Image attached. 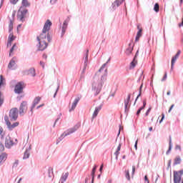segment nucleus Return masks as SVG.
Returning a JSON list of instances; mask_svg holds the SVG:
<instances>
[{"label":"nucleus","instance_id":"33","mask_svg":"<svg viewBox=\"0 0 183 183\" xmlns=\"http://www.w3.org/2000/svg\"><path fill=\"white\" fill-rule=\"evenodd\" d=\"M49 177L52 178L54 177V169L52 167H49L48 169Z\"/></svg>","mask_w":183,"mask_h":183},{"label":"nucleus","instance_id":"63","mask_svg":"<svg viewBox=\"0 0 183 183\" xmlns=\"http://www.w3.org/2000/svg\"><path fill=\"white\" fill-rule=\"evenodd\" d=\"M56 1H58V0H50V2L52 5H54V4H55L56 2Z\"/></svg>","mask_w":183,"mask_h":183},{"label":"nucleus","instance_id":"25","mask_svg":"<svg viewBox=\"0 0 183 183\" xmlns=\"http://www.w3.org/2000/svg\"><path fill=\"white\" fill-rule=\"evenodd\" d=\"M21 6L24 8H29V6H31V3H29L28 0H22Z\"/></svg>","mask_w":183,"mask_h":183},{"label":"nucleus","instance_id":"47","mask_svg":"<svg viewBox=\"0 0 183 183\" xmlns=\"http://www.w3.org/2000/svg\"><path fill=\"white\" fill-rule=\"evenodd\" d=\"M16 47V44H14L12 46V47L11 48V49H10V55H11V54H12V53L14 52V50L15 49Z\"/></svg>","mask_w":183,"mask_h":183},{"label":"nucleus","instance_id":"32","mask_svg":"<svg viewBox=\"0 0 183 183\" xmlns=\"http://www.w3.org/2000/svg\"><path fill=\"white\" fill-rule=\"evenodd\" d=\"M14 29V22H12V20L10 19V23L9 24V32L11 34Z\"/></svg>","mask_w":183,"mask_h":183},{"label":"nucleus","instance_id":"34","mask_svg":"<svg viewBox=\"0 0 183 183\" xmlns=\"http://www.w3.org/2000/svg\"><path fill=\"white\" fill-rule=\"evenodd\" d=\"M8 41L9 42H13V41H15V36H14V34H12L11 33H10L8 38Z\"/></svg>","mask_w":183,"mask_h":183},{"label":"nucleus","instance_id":"61","mask_svg":"<svg viewBox=\"0 0 183 183\" xmlns=\"http://www.w3.org/2000/svg\"><path fill=\"white\" fill-rule=\"evenodd\" d=\"M135 174V166H132V175Z\"/></svg>","mask_w":183,"mask_h":183},{"label":"nucleus","instance_id":"12","mask_svg":"<svg viewBox=\"0 0 183 183\" xmlns=\"http://www.w3.org/2000/svg\"><path fill=\"white\" fill-rule=\"evenodd\" d=\"M41 101V97H36L34 101H33V104L31 107V109H30V112L32 115V114H34V109L36 107V105H38V104H39V102Z\"/></svg>","mask_w":183,"mask_h":183},{"label":"nucleus","instance_id":"9","mask_svg":"<svg viewBox=\"0 0 183 183\" xmlns=\"http://www.w3.org/2000/svg\"><path fill=\"white\" fill-rule=\"evenodd\" d=\"M24 82L20 81L18 82L14 88V92L15 94H22L23 91H24Z\"/></svg>","mask_w":183,"mask_h":183},{"label":"nucleus","instance_id":"45","mask_svg":"<svg viewBox=\"0 0 183 183\" xmlns=\"http://www.w3.org/2000/svg\"><path fill=\"white\" fill-rule=\"evenodd\" d=\"M142 109H144V107H140V108L137 110V113H136V115H137V117H139V114H141V111H142Z\"/></svg>","mask_w":183,"mask_h":183},{"label":"nucleus","instance_id":"27","mask_svg":"<svg viewBox=\"0 0 183 183\" xmlns=\"http://www.w3.org/2000/svg\"><path fill=\"white\" fill-rule=\"evenodd\" d=\"M6 84V80L2 74L0 75V88Z\"/></svg>","mask_w":183,"mask_h":183},{"label":"nucleus","instance_id":"17","mask_svg":"<svg viewBox=\"0 0 183 183\" xmlns=\"http://www.w3.org/2000/svg\"><path fill=\"white\" fill-rule=\"evenodd\" d=\"M80 100H81V98H79V97H76L74 99V101L71 105V108L69 110V112H72V111H74L75 109V108H76V105H78V102H79Z\"/></svg>","mask_w":183,"mask_h":183},{"label":"nucleus","instance_id":"5","mask_svg":"<svg viewBox=\"0 0 183 183\" xmlns=\"http://www.w3.org/2000/svg\"><path fill=\"white\" fill-rule=\"evenodd\" d=\"M4 121L9 131H12L14 128H16V127L19 125V122H14L13 124H11V122H9V117H8L7 115L4 116Z\"/></svg>","mask_w":183,"mask_h":183},{"label":"nucleus","instance_id":"15","mask_svg":"<svg viewBox=\"0 0 183 183\" xmlns=\"http://www.w3.org/2000/svg\"><path fill=\"white\" fill-rule=\"evenodd\" d=\"M89 55V50L86 49L84 56V68H83V72L85 71V69H86V66H88V56Z\"/></svg>","mask_w":183,"mask_h":183},{"label":"nucleus","instance_id":"55","mask_svg":"<svg viewBox=\"0 0 183 183\" xmlns=\"http://www.w3.org/2000/svg\"><path fill=\"white\" fill-rule=\"evenodd\" d=\"M5 149V147L4 144H0V151H4Z\"/></svg>","mask_w":183,"mask_h":183},{"label":"nucleus","instance_id":"10","mask_svg":"<svg viewBox=\"0 0 183 183\" xmlns=\"http://www.w3.org/2000/svg\"><path fill=\"white\" fill-rule=\"evenodd\" d=\"M182 172H174V183H181V177Z\"/></svg>","mask_w":183,"mask_h":183},{"label":"nucleus","instance_id":"64","mask_svg":"<svg viewBox=\"0 0 183 183\" xmlns=\"http://www.w3.org/2000/svg\"><path fill=\"white\" fill-rule=\"evenodd\" d=\"M179 28H181V26H183V18H182V23L179 24Z\"/></svg>","mask_w":183,"mask_h":183},{"label":"nucleus","instance_id":"52","mask_svg":"<svg viewBox=\"0 0 183 183\" xmlns=\"http://www.w3.org/2000/svg\"><path fill=\"white\" fill-rule=\"evenodd\" d=\"M144 182L145 183H149V179H148V176L147 175L144 176Z\"/></svg>","mask_w":183,"mask_h":183},{"label":"nucleus","instance_id":"44","mask_svg":"<svg viewBox=\"0 0 183 183\" xmlns=\"http://www.w3.org/2000/svg\"><path fill=\"white\" fill-rule=\"evenodd\" d=\"M62 116V114H60L59 115V117L55 120V122H54V128H55V125H56V122H58V121H59V119H60V118H61V117Z\"/></svg>","mask_w":183,"mask_h":183},{"label":"nucleus","instance_id":"13","mask_svg":"<svg viewBox=\"0 0 183 183\" xmlns=\"http://www.w3.org/2000/svg\"><path fill=\"white\" fill-rule=\"evenodd\" d=\"M14 145V141L11 139V137L7 136L5 139V147L6 148H11Z\"/></svg>","mask_w":183,"mask_h":183},{"label":"nucleus","instance_id":"6","mask_svg":"<svg viewBox=\"0 0 183 183\" xmlns=\"http://www.w3.org/2000/svg\"><path fill=\"white\" fill-rule=\"evenodd\" d=\"M37 41H39L38 51H45L48 48V43L45 40H41L39 36H37Z\"/></svg>","mask_w":183,"mask_h":183},{"label":"nucleus","instance_id":"50","mask_svg":"<svg viewBox=\"0 0 183 183\" xmlns=\"http://www.w3.org/2000/svg\"><path fill=\"white\" fill-rule=\"evenodd\" d=\"M47 41L48 42H51L52 41V38H51V36L49 35V33H47Z\"/></svg>","mask_w":183,"mask_h":183},{"label":"nucleus","instance_id":"4","mask_svg":"<svg viewBox=\"0 0 183 183\" xmlns=\"http://www.w3.org/2000/svg\"><path fill=\"white\" fill-rule=\"evenodd\" d=\"M28 111V102L26 101H23L19 107V113L20 117H24Z\"/></svg>","mask_w":183,"mask_h":183},{"label":"nucleus","instance_id":"41","mask_svg":"<svg viewBox=\"0 0 183 183\" xmlns=\"http://www.w3.org/2000/svg\"><path fill=\"white\" fill-rule=\"evenodd\" d=\"M142 36V34H139L138 33H137V36L135 38V42H138L139 41V38H141Z\"/></svg>","mask_w":183,"mask_h":183},{"label":"nucleus","instance_id":"38","mask_svg":"<svg viewBox=\"0 0 183 183\" xmlns=\"http://www.w3.org/2000/svg\"><path fill=\"white\" fill-rule=\"evenodd\" d=\"M122 146V144L119 143V144L117 147V149L116 152H114V154H116L117 155H119V154H120L119 151H121V147Z\"/></svg>","mask_w":183,"mask_h":183},{"label":"nucleus","instance_id":"26","mask_svg":"<svg viewBox=\"0 0 183 183\" xmlns=\"http://www.w3.org/2000/svg\"><path fill=\"white\" fill-rule=\"evenodd\" d=\"M137 64H138V61H137V59H133V60L130 63L129 69H134V68L137 66Z\"/></svg>","mask_w":183,"mask_h":183},{"label":"nucleus","instance_id":"53","mask_svg":"<svg viewBox=\"0 0 183 183\" xmlns=\"http://www.w3.org/2000/svg\"><path fill=\"white\" fill-rule=\"evenodd\" d=\"M150 112H151V107L147 109V111L145 113V116L148 117V115H149Z\"/></svg>","mask_w":183,"mask_h":183},{"label":"nucleus","instance_id":"31","mask_svg":"<svg viewBox=\"0 0 183 183\" xmlns=\"http://www.w3.org/2000/svg\"><path fill=\"white\" fill-rule=\"evenodd\" d=\"M69 175V172H66L65 174L63 173L60 179H61V181H66Z\"/></svg>","mask_w":183,"mask_h":183},{"label":"nucleus","instance_id":"37","mask_svg":"<svg viewBox=\"0 0 183 183\" xmlns=\"http://www.w3.org/2000/svg\"><path fill=\"white\" fill-rule=\"evenodd\" d=\"M154 11L155 12H159V4L156 3L154 6Z\"/></svg>","mask_w":183,"mask_h":183},{"label":"nucleus","instance_id":"42","mask_svg":"<svg viewBox=\"0 0 183 183\" xmlns=\"http://www.w3.org/2000/svg\"><path fill=\"white\" fill-rule=\"evenodd\" d=\"M69 21H71V16H68L66 19L64 21V24H66L68 25V24H69Z\"/></svg>","mask_w":183,"mask_h":183},{"label":"nucleus","instance_id":"2","mask_svg":"<svg viewBox=\"0 0 183 183\" xmlns=\"http://www.w3.org/2000/svg\"><path fill=\"white\" fill-rule=\"evenodd\" d=\"M79 129V124H76L74 127L69 129L67 131L64 132L61 137H59L57 139L56 144H59L60 141H62L65 138V137H68V135H71V134H74V132H76Z\"/></svg>","mask_w":183,"mask_h":183},{"label":"nucleus","instance_id":"28","mask_svg":"<svg viewBox=\"0 0 183 183\" xmlns=\"http://www.w3.org/2000/svg\"><path fill=\"white\" fill-rule=\"evenodd\" d=\"M68 28V24L66 23H63L62 29H61V37L65 35V32H66V29Z\"/></svg>","mask_w":183,"mask_h":183},{"label":"nucleus","instance_id":"46","mask_svg":"<svg viewBox=\"0 0 183 183\" xmlns=\"http://www.w3.org/2000/svg\"><path fill=\"white\" fill-rule=\"evenodd\" d=\"M19 164V160H16L13 164V168H16L18 167V164Z\"/></svg>","mask_w":183,"mask_h":183},{"label":"nucleus","instance_id":"11","mask_svg":"<svg viewBox=\"0 0 183 183\" xmlns=\"http://www.w3.org/2000/svg\"><path fill=\"white\" fill-rule=\"evenodd\" d=\"M15 59H16V57H13L9 61L8 64L9 69H16L18 68V65L16 64V62H15Z\"/></svg>","mask_w":183,"mask_h":183},{"label":"nucleus","instance_id":"8","mask_svg":"<svg viewBox=\"0 0 183 183\" xmlns=\"http://www.w3.org/2000/svg\"><path fill=\"white\" fill-rule=\"evenodd\" d=\"M131 94H129L127 99H124V112L128 114L131 107Z\"/></svg>","mask_w":183,"mask_h":183},{"label":"nucleus","instance_id":"29","mask_svg":"<svg viewBox=\"0 0 183 183\" xmlns=\"http://www.w3.org/2000/svg\"><path fill=\"white\" fill-rule=\"evenodd\" d=\"M6 158H8V154H6V153H2L0 155V161H1L3 163H4L5 161H6Z\"/></svg>","mask_w":183,"mask_h":183},{"label":"nucleus","instance_id":"43","mask_svg":"<svg viewBox=\"0 0 183 183\" xmlns=\"http://www.w3.org/2000/svg\"><path fill=\"white\" fill-rule=\"evenodd\" d=\"M19 0H9L10 4H11L12 5H16V4H18V1Z\"/></svg>","mask_w":183,"mask_h":183},{"label":"nucleus","instance_id":"24","mask_svg":"<svg viewBox=\"0 0 183 183\" xmlns=\"http://www.w3.org/2000/svg\"><path fill=\"white\" fill-rule=\"evenodd\" d=\"M30 151H31V146L28 149H26V151L24 152L23 159H28V158H29Z\"/></svg>","mask_w":183,"mask_h":183},{"label":"nucleus","instance_id":"21","mask_svg":"<svg viewBox=\"0 0 183 183\" xmlns=\"http://www.w3.org/2000/svg\"><path fill=\"white\" fill-rule=\"evenodd\" d=\"M124 1L125 0H122V1H119V0H116L112 5L113 9H117V8H118V6H119V5H121Z\"/></svg>","mask_w":183,"mask_h":183},{"label":"nucleus","instance_id":"18","mask_svg":"<svg viewBox=\"0 0 183 183\" xmlns=\"http://www.w3.org/2000/svg\"><path fill=\"white\" fill-rule=\"evenodd\" d=\"M179 55H181V50H179L177 53V54L172 57V68H174V65L177 61V59H178V58H179Z\"/></svg>","mask_w":183,"mask_h":183},{"label":"nucleus","instance_id":"36","mask_svg":"<svg viewBox=\"0 0 183 183\" xmlns=\"http://www.w3.org/2000/svg\"><path fill=\"white\" fill-rule=\"evenodd\" d=\"M125 177H126L127 181H131V176L129 175V170L125 171Z\"/></svg>","mask_w":183,"mask_h":183},{"label":"nucleus","instance_id":"7","mask_svg":"<svg viewBox=\"0 0 183 183\" xmlns=\"http://www.w3.org/2000/svg\"><path fill=\"white\" fill-rule=\"evenodd\" d=\"M9 118L11 121H16L18 119V108L14 107L10 110Z\"/></svg>","mask_w":183,"mask_h":183},{"label":"nucleus","instance_id":"23","mask_svg":"<svg viewBox=\"0 0 183 183\" xmlns=\"http://www.w3.org/2000/svg\"><path fill=\"white\" fill-rule=\"evenodd\" d=\"M46 30H42V33L39 36L40 41H44V39H46V37L48 36V34H46Z\"/></svg>","mask_w":183,"mask_h":183},{"label":"nucleus","instance_id":"22","mask_svg":"<svg viewBox=\"0 0 183 183\" xmlns=\"http://www.w3.org/2000/svg\"><path fill=\"white\" fill-rule=\"evenodd\" d=\"M144 86V83H142V84L140 85L139 88V94L137 95L134 104V105H135V104H137V101H138V99L139 98V97H141V95H142V88Z\"/></svg>","mask_w":183,"mask_h":183},{"label":"nucleus","instance_id":"40","mask_svg":"<svg viewBox=\"0 0 183 183\" xmlns=\"http://www.w3.org/2000/svg\"><path fill=\"white\" fill-rule=\"evenodd\" d=\"M4 104V97H2V92H0V107H2Z\"/></svg>","mask_w":183,"mask_h":183},{"label":"nucleus","instance_id":"48","mask_svg":"<svg viewBox=\"0 0 183 183\" xmlns=\"http://www.w3.org/2000/svg\"><path fill=\"white\" fill-rule=\"evenodd\" d=\"M58 91H59V85H58L56 89V92L53 96V98H56V94H58Z\"/></svg>","mask_w":183,"mask_h":183},{"label":"nucleus","instance_id":"14","mask_svg":"<svg viewBox=\"0 0 183 183\" xmlns=\"http://www.w3.org/2000/svg\"><path fill=\"white\" fill-rule=\"evenodd\" d=\"M103 106H104V104H101L99 106H98L95 108V110L92 115V121H94V119L97 118V117H98V114H99V111H101V109H102Z\"/></svg>","mask_w":183,"mask_h":183},{"label":"nucleus","instance_id":"56","mask_svg":"<svg viewBox=\"0 0 183 183\" xmlns=\"http://www.w3.org/2000/svg\"><path fill=\"white\" fill-rule=\"evenodd\" d=\"M134 148H135V149H138V140H137V141L135 142Z\"/></svg>","mask_w":183,"mask_h":183},{"label":"nucleus","instance_id":"51","mask_svg":"<svg viewBox=\"0 0 183 183\" xmlns=\"http://www.w3.org/2000/svg\"><path fill=\"white\" fill-rule=\"evenodd\" d=\"M145 107H147V99L143 100V107H141V108H143V109H144Z\"/></svg>","mask_w":183,"mask_h":183},{"label":"nucleus","instance_id":"54","mask_svg":"<svg viewBox=\"0 0 183 183\" xmlns=\"http://www.w3.org/2000/svg\"><path fill=\"white\" fill-rule=\"evenodd\" d=\"M139 54V50H137L134 57L133 58V59H137V58L138 57Z\"/></svg>","mask_w":183,"mask_h":183},{"label":"nucleus","instance_id":"19","mask_svg":"<svg viewBox=\"0 0 183 183\" xmlns=\"http://www.w3.org/2000/svg\"><path fill=\"white\" fill-rule=\"evenodd\" d=\"M25 75H30L31 76H36L34 68H30L29 70L25 71Z\"/></svg>","mask_w":183,"mask_h":183},{"label":"nucleus","instance_id":"60","mask_svg":"<svg viewBox=\"0 0 183 183\" xmlns=\"http://www.w3.org/2000/svg\"><path fill=\"white\" fill-rule=\"evenodd\" d=\"M4 133V129L2 127H0V135H2Z\"/></svg>","mask_w":183,"mask_h":183},{"label":"nucleus","instance_id":"49","mask_svg":"<svg viewBox=\"0 0 183 183\" xmlns=\"http://www.w3.org/2000/svg\"><path fill=\"white\" fill-rule=\"evenodd\" d=\"M167 76H168V74H167V73L166 71V72H164V74L163 76V78H162V81H167Z\"/></svg>","mask_w":183,"mask_h":183},{"label":"nucleus","instance_id":"58","mask_svg":"<svg viewBox=\"0 0 183 183\" xmlns=\"http://www.w3.org/2000/svg\"><path fill=\"white\" fill-rule=\"evenodd\" d=\"M11 45H12V41H9L8 40V41H7V47L11 46Z\"/></svg>","mask_w":183,"mask_h":183},{"label":"nucleus","instance_id":"1","mask_svg":"<svg viewBox=\"0 0 183 183\" xmlns=\"http://www.w3.org/2000/svg\"><path fill=\"white\" fill-rule=\"evenodd\" d=\"M108 76V69H106L104 71V75L101 76V79L99 82L97 83L94 81L92 83V90L94 92V97H97L101 92V89H102V86H104V84L105 81H107V76Z\"/></svg>","mask_w":183,"mask_h":183},{"label":"nucleus","instance_id":"57","mask_svg":"<svg viewBox=\"0 0 183 183\" xmlns=\"http://www.w3.org/2000/svg\"><path fill=\"white\" fill-rule=\"evenodd\" d=\"M143 75H144V73L142 72V74H141L138 80H137V82H140V81H141V79L142 78V76H143Z\"/></svg>","mask_w":183,"mask_h":183},{"label":"nucleus","instance_id":"16","mask_svg":"<svg viewBox=\"0 0 183 183\" xmlns=\"http://www.w3.org/2000/svg\"><path fill=\"white\" fill-rule=\"evenodd\" d=\"M51 26H52V22L50 20H46L44 24L43 31H49L51 29Z\"/></svg>","mask_w":183,"mask_h":183},{"label":"nucleus","instance_id":"39","mask_svg":"<svg viewBox=\"0 0 183 183\" xmlns=\"http://www.w3.org/2000/svg\"><path fill=\"white\" fill-rule=\"evenodd\" d=\"M174 164H175V165H178V164H181V158L176 157L174 159Z\"/></svg>","mask_w":183,"mask_h":183},{"label":"nucleus","instance_id":"30","mask_svg":"<svg viewBox=\"0 0 183 183\" xmlns=\"http://www.w3.org/2000/svg\"><path fill=\"white\" fill-rule=\"evenodd\" d=\"M111 61V58H109V59L107 60V61L106 63H104L101 68L99 69V72H102V71H104V69H105V66H107V65L108 64L109 62H110Z\"/></svg>","mask_w":183,"mask_h":183},{"label":"nucleus","instance_id":"35","mask_svg":"<svg viewBox=\"0 0 183 183\" xmlns=\"http://www.w3.org/2000/svg\"><path fill=\"white\" fill-rule=\"evenodd\" d=\"M132 51H134V47H129L126 50L127 55H131L132 54Z\"/></svg>","mask_w":183,"mask_h":183},{"label":"nucleus","instance_id":"59","mask_svg":"<svg viewBox=\"0 0 183 183\" xmlns=\"http://www.w3.org/2000/svg\"><path fill=\"white\" fill-rule=\"evenodd\" d=\"M137 34L142 35V29H139Z\"/></svg>","mask_w":183,"mask_h":183},{"label":"nucleus","instance_id":"3","mask_svg":"<svg viewBox=\"0 0 183 183\" xmlns=\"http://www.w3.org/2000/svg\"><path fill=\"white\" fill-rule=\"evenodd\" d=\"M26 14H28V9L21 6L17 12V19L20 21V22H25Z\"/></svg>","mask_w":183,"mask_h":183},{"label":"nucleus","instance_id":"20","mask_svg":"<svg viewBox=\"0 0 183 183\" xmlns=\"http://www.w3.org/2000/svg\"><path fill=\"white\" fill-rule=\"evenodd\" d=\"M97 168H98V165L94 164V167L92 169V183H94L95 179V172H97Z\"/></svg>","mask_w":183,"mask_h":183},{"label":"nucleus","instance_id":"62","mask_svg":"<svg viewBox=\"0 0 183 183\" xmlns=\"http://www.w3.org/2000/svg\"><path fill=\"white\" fill-rule=\"evenodd\" d=\"M102 169H104V164H102L99 168L100 172H102Z\"/></svg>","mask_w":183,"mask_h":183}]
</instances>
